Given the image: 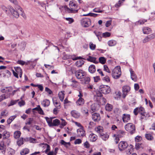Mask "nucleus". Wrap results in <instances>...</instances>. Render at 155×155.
Listing matches in <instances>:
<instances>
[{"label":"nucleus","mask_w":155,"mask_h":155,"mask_svg":"<svg viewBox=\"0 0 155 155\" xmlns=\"http://www.w3.org/2000/svg\"><path fill=\"white\" fill-rule=\"evenodd\" d=\"M76 103L77 105H82L84 103V99L83 98H79L77 100Z\"/></svg>","instance_id":"obj_30"},{"label":"nucleus","mask_w":155,"mask_h":155,"mask_svg":"<svg viewBox=\"0 0 155 155\" xmlns=\"http://www.w3.org/2000/svg\"><path fill=\"white\" fill-rule=\"evenodd\" d=\"M58 96L60 100L62 101L64 98V94L63 91H61L58 94Z\"/></svg>","instance_id":"obj_39"},{"label":"nucleus","mask_w":155,"mask_h":155,"mask_svg":"<svg viewBox=\"0 0 155 155\" xmlns=\"http://www.w3.org/2000/svg\"><path fill=\"white\" fill-rule=\"evenodd\" d=\"M89 47L90 49L94 50L95 49L96 45L95 44H93L92 42H90L89 43Z\"/></svg>","instance_id":"obj_53"},{"label":"nucleus","mask_w":155,"mask_h":155,"mask_svg":"<svg viewBox=\"0 0 155 155\" xmlns=\"http://www.w3.org/2000/svg\"><path fill=\"white\" fill-rule=\"evenodd\" d=\"M12 90V87H7L1 90L2 93H8L11 92Z\"/></svg>","instance_id":"obj_28"},{"label":"nucleus","mask_w":155,"mask_h":155,"mask_svg":"<svg viewBox=\"0 0 155 155\" xmlns=\"http://www.w3.org/2000/svg\"><path fill=\"white\" fill-rule=\"evenodd\" d=\"M41 104L44 107L48 106L50 104V101L48 99L44 100L41 102Z\"/></svg>","instance_id":"obj_22"},{"label":"nucleus","mask_w":155,"mask_h":155,"mask_svg":"<svg viewBox=\"0 0 155 155\" xmlns=\"http://www.w3.org/2000/svg\"><path fill=\"white\" fill-rule=\"evenodd\" d=\"M107 44L110 46H113L116 44L117 42L114 40H112L108 41Z\"/></svg>","instance_id":"obj_32"},{"label":"nucleus","mask_w":155,"mask_h":155,"mask_svg":"<svg viewBox=\"0 0 155 155\" xmlns=\"http://www.w3.org/2000/svg\"><path fill=\"white\" fill-rule=\"evenodd\" d=\"M61 120L62 121L61 124H60V125L59 127L60 128H63L64 126L66 125L67 123L63 119H61Z\"/></svg>","instance_id":"obj_45"},{"label":"nucleus","mask_w":155,"mask_h":155,"mask_svg":"<svg viewBox=\"0 0 155 155\" xmlns=\"http://www.w3.org/2000/svg\"><path fill=\"white\" fill-rule=\"evenodd\" d=\"M29 151V150L28 149V148H25L20 152V154L21 155H25L28 153Z\"/></svg>","instance_id":"obj_43"},{"label":"nucleus","mask_w":155,"mask_h":155,"mask_svg":"<svg viewBox=\"0 0 155 155\" xmlns=\"http://www.w3.org/2000/svg\"><path fill=\"white\" fill-rule=\"evenodd\" d=\"M37 59H35L33 61L31 60V62L30 64V66L29 67V69H33L36 65Z\"/></svg>","instance_id":"obj_31"},{"label":"nucleus","mask_w":155,"mask_h":155,"mask_svg":"<svg viewBox=\"0 0 155 155\" xmlns=\"http://www.w3.org/2000/svg\"><path fill=\"white\" fill-rule=\"evenodd\" d=\"M110 33L109 32H106L102 34V36L104 38L109 37L110 35Z\"/></svg>","instance_id":"obj_55"},{"label":"nucleus","mask_w":155,"mask_h":155,"mask_svg":"<svg viewBox=\"0 0 155 155\" xmlns=\"http://www.w3.org/2000/svg\"><path fill=\"white\" fill-rule=\"evenodd\" d=\"M21 134V133L20 131H16L14 133V137L15 139L18 138L20 137Z\"/></svg>","instance_id":"obj_38"},{"label":"nucleus","mask_w":155,"mask_h":155,"mask_svg":"<svg viewBox=\"0 0 155 155\" xmlns=\"http://www.w3.org/2000/svg\"><path fill=\"white\" fill-rule=\"evenodd\" d=\"M77 136L78 137H84L85 136V131L84 128H80L77 130Z\"/></svg>","instance_id":"obj_11"},{"label":"nucleus","mask_w":155,"mask_h":155,"mask_svg":"<svg viewBox=\"0 0 155 155\" xmlns=\"http://www.w3.org/2000/svg\"><path fill=\"white\" fill-rule=\"evenodd\" d=\"M133 146L132 145H130L129 146L128 145V146L127 147V150H126L127 154H130L133 152Z\"/></svg>","instance_id":"obj_20"},{"label":"nucleus","mask_w":155,"mask_h":155,"mask_svg":"<svg viewBox=\"0 0 155 155\" xmlns=\"http://www.w3.org/2000/svg\"><path fill=\"white\" fill-rule=\"evenodd\" d=\"M124 0H120L118 1V3H116L115 5V6L116 8L119 7H120V6L121 3H123V2L124 1Z\"/></svg>","instance_id":"obj_56"},{"label":"nucleus","mask_w":155,"mask_h":155,"mask_svg":"<svg viewBox=\"0 0 155 155\" xmlns=\"http://www.w3.org/2000/svg\"><path fill=\"white\" fill-rule=\"evenodd\" d=\"M130 87L128 85H124L123 87V97L124 98L127 95V93L130 91Z\"/></svg>","instance_id":"obj_10"},{"label":"nucleus","mask_w":155,"mask_h":155,"mask_svg":"<svg viewBox=\"0 0 155 155\" xmlns=\"http://www.w3.org/2000/svg\"><path fill=\"white\" fill-rule=\"evenodd\" d=\"M100 91L102 93L107 94L110 92V88L108 85H102L100 86Z\"/></svg>","instance_id":"obj_6"},{"label":"nucleus","mask_w":155,"mask_h":155,"mask_svg":"<svg viewBox=\"0 0 155 155\" xmlns=\"http://www.w3.org/2000/svg\"><path fill=\"white\" fill-rule=\"evenodd\" d=\"M150 94L152 101L155 102V91L153 88L150 89Z\"/></svg>","instance_id":"obj_12"},{"label":"nucleus","mask_w":155,"mask_h":155,"mask_svg":"<svg viewBox=\"0 0 155 155\" xmlns=\"http://www.w3.org/2000/svg\"><path fill=\"white\" fill-rule=\"evenodd\" d=\"M136 103V102L135 99H132L129 101V105L131 106H132L135 105Z\"/></svg>","instance_id":"obj_57"},{"label":"nucleus","mask_w":155,"mask_h":155,"mask_svg":"<svg viewBox=\"0 0 155 155\" xmlns=\"http://www.w3.org/2000/svg\"><path fill=\"white\" fill-rule=\"evenodd\" d=\"M135 149L136 150H138L140 148H143V145L139 143H136L135 144Z\"/></svg>","instance_id":"obj_37"},{"label":"nucleus","mask_w":155,"mask_h":155,"mask_svg":"<svg viewBox=\"0 0 155 155\" xmlns=\"http://www.w3.org/2000/svg\"><path fill=\"white\" fill-rule=\"evenodd\" d=\"M75 75L78 79H82L86 75V73L82 70H79L76 71Z\"/></svg>","instance_id":"obj_8"},{"label":"nucleus","mask_w":155,"mask_h":155,"mask_svg":"<svg viewBox=\"0 0 155 155\" xmlns=\"http://www.w3.org/2000/svg\"><path fill=\"white\" fill-rule=\"evenodd\" d=\"M122 118L124 122H127L130 120V116L129 114H123Z\"/></svg>","instance_id":"obj_15"},{"label":"nucleus","mask_w":155,"mask_h":155,"mask_svg":"<svg viewBox=\"0 0 155 155\" xmlns=\"http://www.w3.org/2000/svg\"><path fill=\"white\" fill-rule=\"evenodd\" d=\"M135 139L136 143H139L142 140V138L140 136H137L135 137Z\"/></svg>","instance_id":"obj_58"},{"label":"nucleus","mask_w":155,"mask_h":155,"mask_svg":"<svg viewBox=\"0 0 155 155\" xmlns=\"http://www.w3.org/2000/svg\"><path fill=\"white\" fill-rule=\"evenodd\" d=\"M121 93L119 91H116L114 94L115 98L117 99L121 96Z\"/></svg>","instance_id":"obj_40"},{"label":"nucleus","mask_w":155,"mask_h":155,"mask_svg":"<svg viewBox=\"0 0 155 155\" xmlns=\"http://www.w3.org/2000/svg\"><path fill=\"white\" fill-rule=\"evenodd\" d=\"M93 12H99V13H101L103 12V10L101 9L100 8H94L93 10Z\"/></svg>","instance_id":"obj_59"},{"label":"nucleus","mask_w":155,"mask_h":155,"mask_svg":"<svg viewBox=\"0 0 155 155\" xmlns=\"http://www.w3.org/2000/svg\"><path fill=\"white\" fill-rule=\"evenodd\" d=\"M69 6L71 7H74V9H71L68 8L67 6H64L65 9L69 13H75L78 12V10L75 9L78 8V6L76 4V2L74 1H71L70 2Z\"/></svg>","instance_id":"obj_2"},{"label":"nucleus","mask_w":155,"mask_h":155,"mask_svg":"<svg viewBox=\"0 0 155 155\" xmlns=\"http://www.w3.org/2000/svg\"><path fill=\"white\" fill-rule=\"evenodd\" d=\"M97 14H95L92 13H89L87 14L83 15L84 16H91L94 17H96L98 15Z\"/></svg>","instance_id":"obj_50"},{"label":"nucleus","mask_w":155,"mask_h":155,"mask_svg":"<svg viewBox=\"0 0 155 155\" xmlns=\"http://www.w3.org/2000/svg\"><path fill=\"white\" fill-rule=\"evenodd\" d=\"M100 137L104 140H106L109 137V135L106 133H101L100 135Z\"/></svg>","instance_id":"obj_21"},{"label":"nucleus","mask_w":155,"mask_h":155,"mask_svg":"<svg viewBox=\"0 0 155 155\" xmlns=\"http://www.w3.org/2000/svg\"><path fill=\"white\" fill-rule=\"evenodd\" d=\"M155 38V32L146 36V42L148 41Z\"/></svg>","instance_id":"obj_25"},{"label":"nucleus","mask_w":155,"mask_h":155,"mask_svg":"<svg viewBox=\"0 0 155 155\" xmlns=\"http://www.w3.org/2000/svg\"><path fill=\"white\" fill-rule=\"evenodd\" d=\"M146 104L149 105L151 108H153V106L150 101H148L147 99H146Z\"/></svg>","instance_id":"obj_60"},{"label":"nucleus","mask_w":155,"mask_h":155,"mask_svg":"<svg viewBox=\"0 0 155 155\" xmlns=\"http://www.w3.org/2000/svg\"><path fill=\"white\" fill-rule=\"evenodd\" d=\"M81 22L82 26L84 27H87L91 24V20L88 18H85L81 19Z\"/></svg>","instance_id":"obj_7"},{"label":"nucleus","mask_w":155,"mask_h":155,"mask_svg":"<svg viewBox=\"0 0 155 155\" xmlns=\"http://www.w3.org/2000/svg\"><path fill=\"white\" fill-rule=\"evenodd\" d=\"M113 107L112 105L107 104L105 106V109L107 111H111L112 110Z\"/></svg>","instance_id":"obj_33"},{"label":"nucleus","mask_w":155,"mask_h":155,"mask_svg":"<svg viewBox=\"0 0 155 155\" xmlns=\"http://www.w3.org/2000/svg\"><path fill=\"white\" fill-rule=\"evenodd\" d=\"M16 117V115H14L10 117L7 120V123L9 124Z\"/></svg>","instance_id":"obj_36"},{"label":"nucleus","mask_w":155,"mask_h":155,"mask_svg":"<svg viewBox=\"0 0 155 155\" xmlns=\"http://www.w3.org/2000/svg\"><path fill=\"white\" fill-rule=\"evenodd\" d=\"M84 62L83 60H78L75 63V65L77 67H81L84 64Z\"/></svg>","instance_id":"obj_34"},{"label":"nucleus","mask_w":155,"mask_h":155,"mask_svg":"<svg viewBox=\"0 0 155 155\" xmlns=\"http://www.w3.org/2000/svg\"><path fill=\"white\" fill-rule=\"evenodd\" d=\"M96 130L98 133L100 135L101 133H103L102 127L101 126H99L96 129Z\"/></svg>","instance_id":"obj_49"},{"label":"nucleus","mask_w":155,"mask_h":155,"mask_svg":"<svg viewBox=\"0 0 155 155\" xmlns=\"http://www.w3.org/2000/svg\"><path fill=\"white\" fill-rule=\"evenodd\" d=\"M91 112L92 113L96 111L98 109L97 108L96 106V104H93L91 105Z\"/></svg>","instance_id":"obj_44"},{"label":"nucleus","mask_w":155,"mask_h":155,"mask_svg":"<svg viewBox=\"0 0 155 155\" xmlns=\"http://www.w3.org/2000/svg\"><path fill=\"white\" fill-rule=\"evenodd\" d=\"M145 21L144 20H140L135 23L136 25H142L144 24Z\"/></svg>","instance_id":"obj_51"},{"label":"nucleus","mask_w":155,"mask_h":155,"mask_svg":"<svg viewBox=\"0 0 155 155\" xmlns=\"http://www.w3.org/2000/svg\"><path fill=\"white\" fill-rule=\"evenodd\" d=\"M126 130L132 134L135 132V125L131 123H128L124 126Z\"/></svg>","instance_id":"obj_5"},{"label":"nucleus","mask_w":155,"mask_h":155,"mask_svg":"<svg viewBox=\"0 0 155 155\" xmlns=\"http://www.w3.org/2000/svg\"><path fill=\"white\" fill-rule=\"evenodd\" d=\"M65 19L66 21H68V24H71L74 21V19L71 18H65Z\"/></svg>","instance_id":"obj_54"},{"label":"nucleus","mask_w":155,"mask_h":155,"mask_svg":"<svg viewBox=\"0 0 155 155\" xmlns=\"http://www.w3.org/2000/svg\"><path fill=\"white\" fill-rule=\"evenodd\" d=\"M6 149V145L5 144V142L2 141L0 142V150H3L2 153L5 152Z\"/></svg>","instance_id":"obj_24"},{"label":"nucleus","mask_w":155,"mask_h":155,"mask_svg":"<svg viewBox=\"0 0 155 155\" xmlns=\"http://www.w3.org/2000/svg\"><path fill=\"white\" fill-rule=\"evenodd\" d=\"M125 135V132L123 130H120L117 133V136L120 137H122Z\"/></svg>","instance_id":"obj_41"},{"label":"nucleus","mask_w":155,"mask_h":155,"mask_svg":"<svg viewBox=\"0 0 155 155\" xmlns=\"http://www.w3.org/2000/svg\"><path fill=\"white\" fill-rule=\"evenodd\" d=\"M60 120L58 119H55L53 120L51 127L57 126L60 125Z\"/></svg>","instance_id":"obj_23"},{"label":"nucleus","mask_w":155,"mask_h":155,"mask_svg":"<svg viewBox=\"0 0 155 155\" xmlns=\"http://www.w3.org/2000/svg\"><path fill=\"white\" fill-rule=\"evenodd\" d=\"M98 101H99L101 104L104 105L106 102V100L105 98L102 97L99 98Z\"/></svg>","instance_id":"obj_47"},{"label":"nucleus","mask_w":155,"mask_h":155,"mask_svg":"<svg viewBox=\"0 0 155 155\" xmlns=\"http://www.w3.org/2000/svg\"><path fill=\"white\" fill-rule=\"evenodd\" d=\"M89 138L91 141L94 142L97 139V136L96 135L91 133L90 134Z\"/></svg>","instance_id":"obj_17"},{"label":"nucleus","mask_w":155,"mask_h":155,"mask_svg":"<svg viewBox=\"0 0 155 155\" xmlns=\"http://www.w3.org/2000/svg\"><path fill=\"white\" fill-rule=\"evenodd\" d=\"M102 93L100 91H97L96 92V95L94 96V99L95 100L97 101H98L99 98L102 97Z\"/></svg>","instance_id":"obj_19"},{"label":"nucleus","mask_w":155,"mask_h":155,"mask_svg":"<svg viewBox=\"0 0 155 155\" xmlns=\"http://www.w3.org/2000/svg\"><path fill=\"white\" fill-rule=\"evenodd\" d=\"M72 116L76 118H78L80 115L79 113L75 110H73L71 111Z\"/></svg>","instance_id":"obj_18"},{"label":"nucleus","mask_w":155,"mask_h":155,"mask_svg":"<svg viewBox=\"0 0 155 155\" xmlns=\"http://www.w3.org/2000/svg\"><path fill=\"white\" fill-rule=\"evenodd\" d=\"M121 75V71L120 66H117L113 70L112 75L113 78L115 79H118Z\"/></svg>","instance_id":"obj_4"},{"label":"nucleus","mask_w":155,"mask_h":155,"mask_svg":"<svg viewBox=\"0 0 155 155\" xmlns=\"http://www.w3.org/2000/svg\"><path fill=\"white\" fill-rule=\"evenodd\" d=\"M138 113L140 114V120H142L143 119L145 118V112L144 109L142 107L135 108L134 110V114L135 115H137Z\"/></svg>","instance_id":"obj_3"},{"label":"nucleus","mask_w":155,"mask_h":155,"mask_svg":"<svg viewBox=\"0 0 155 155\" xmlns=\"http://www.w3.org/2000/svg\"><path fill=\"white\" fill-rule=\"evenodd\" d=\"M82 79L81 80V84H89L91 79L89 77H86V76H84Z\"/></svg>","instance_id":"obj_13"},{"label":"nucleus","mask_w":155,"mask_h":155,"mask_svg":"<svg viewBox=\"0 0 155 155\" xmlns=\"http://www.w3.org/2000/svg\"><path fill=\"white\" fill-rule=\"evenodd\" d=\"M54 118V117H51L50 118H49L48 117H45V118L46 120L47 123H48V126L51 127V125L52 122V119Z\"/></svg>","instance_id":"obj_26"},{"label":"nucleus","mask_w":155,"mask_h":155,"mask_svg":"<svg viewBox=\"0 0 155 155\" xmlns=\"http://www.w3.org/2000/svg\"><path fill=\"white\" fill-rule=\"evenodd\" d=\"M96 58H95L90 56H89L88 58L87 59V60L88 61L93 62L95 64H97L98 63V62L96 61Z\"/></svg>","instance_id":"obj_29"},{"label":"nucleus","mask_w":155,"mask_h":155,"mask_svg":"<svg viewBox=\"0 0 155 155\" xmlns=\"http://www.w3.org/2000/svg\"><path fill=\"white\" fill-rule=\"evenodd\" d=\"M60 143L62 145H64L66 148L68 147L71 145L70 142H66L63 140H61Z\"/></svg>","instance_id":"obj_35"},{"label":"nucleus","mask_w":155,"mask_h":155,"mask_svg":"<svg viewBox=\"0 0 155 155\" xmlns=\"http://www.w3.org/2000/svg\"><path fill=\"white\" fill-rule=\"evenodd\" d=\"M16 11L12 6H9V10L12 15L16 18H18L19 14H21L24 18L25 16V14L23 13L22 8L18 5V4L15 5V7Z\"/></svg>","instance_id":"obj_1"},{"label":"nucleus","mask_w":155,"mask_h":155,"mask_svg":"<svg viewBox=\"0 0 155 155\" xmlns=\"http://www.w3.org/2000/svg\"><path fill=\"white\" fill-rule=\"evenodd\" d=\"M103 79L104 81L107 82H109L110 81V79L108 76H106L103 78Z\"/></svg>","instance_id":"obj_63"},{"label":"nucleus","mask_w":155,"mask_h":155,"mask_svg":"<svg viewBox=\"0 0 155 155\" xmlns=\"http://www.w3.org/2000/svg\"><path fill=\"white\" fill-rule=\"evenodd\" d=\"M99 62L102 64H104L105 63L106 59L104 57H101L99 59Z\"/></svg>","instance_id":"obj_48"},{"label":"nucleus","mask_w":155,"mask_h":155,"mask_svg":"<svg viewBox=\"0 0 155 155\" xmlns=\"http://www.w3.org/2000/svg\"><path fill=\"white\" fill-rule=\"evenodd\" d=\"M88 70L89 72L91 73H94L96 71L95 66L93 64L90 65L89 67Z\"/></svg>","instance_id":"obj_27"},{"label":"nucleus","mask_w":155,"mask_h":155,"mask_svg":"<svg viewBox=\"0 0 155 155\" xmlns=\"http://www.w3.org/2000/svg\"><path fill=\"white\" fill-rule=\"evenodd\" d=\"M8 112L6 110L2 111L1 113V115L2 116H7L8 115Z\"/></svg>","instance_id":"obj_64"},{"label":"nucleus","mask_w":155,"mask_h":155,"mask_svg":"<svg viewBox=\"0 0 155 155\" xmlns=\"http://www.w3.org/2000/svg\"><path fill=\"white\" fill-rule=\"evenodd\" d=\"M146 138L149 140H153V137L152 135L150 134H146Z\"/></svg>","instance_id":"obj_46"},{"label":"nucleus","mask_w":155,"mask_h":155,"mask_svg":"<svg viewBox=\"0 0 155 155\" xmlns=\"http://www.w3.org/2000/svg\"><path fill=\"white\" fill-rule=\"evenodd\" d=\"M128 144L124 141H121L119 143L118 148L120 151H122L125 150L128 146Z\"/></svg>","instance_id":"obj_9"},{"label":"nucleus","mask_w":155,"mask_h":155,"mask_svg":"<svg viewBox=\"0 0 155 155\" xmlns=\"http://www.w3.org/2000/svg\"><path fill=\"white\" fill-rule=\"evenodd\" d=\"M17 144L18 146H21V145L23 144V140L22 138L20 139L17 142Z\"/></svg>","instance_id":"obj_61"},{"label":"nucleus","mask_w":155,"mask_h":155,"mask_svg":"<svg viewBox=\"0 0 155 155\" xmlns=\"http://www.w3.org/2000/svg\"><path fill=\"white\" fill-rule=\"evenodd\" d=\"M130 73L131 79L134 81H137V78L134 72L131 68L130 69Z\"/></svg>","instance_id":"obj_16"},{"label":"nucleus","mask_w":155,"mask_h":155,"mask_svg":"<svg viewBox=\"0 0 155 155\" xmlns=\"http://www.w3.org/2000/svg\"><path fill=\"white\" fill-rule=\"evenodd\" d=\"M92 117L94 121H98L100 120V116L99 114L95 113L92 114Z\"/></svg>","instance_id":"obj_14"},{"label":"nucleus","mask_w":155,"mask_h":155,"mask_svg":"<svg viewBox=\"0 0 155 155\" xmlns=\"http://www.w3.org/2000/svg\"><path fill=\"white\" fill-rule=\"evenodd\" d=\"M14 68L16 72L18 73L22 71V70L19 67H15Z\"/></svg>","instance_id":"obj_62"},{"label":"nucleus","mask_w":155,"mask_h":155,"mask_svg":"<svg viewBox=\"0 0 155 155\" xmlns=\"http://www.w3.org/2000/svg\"><path fill=\"white\" fill-rule=\"evenodd\" d=\"M3 136L4 137V139L8 138L10 136V133L7 131H5L3 133Z\"/></svg>","instance_id":"obj_42"},{"label":"nucleus","mask_w":155,"mask_h":155,"mask_svg":"<svg viewBox=\"0 0 155 155\" xmlns=\"http://www.w3.org/2000/svg\"><path fill=\"white\" fill-rule=\"evenodd\" d=\"M33 118H29L27 122L25 123L26 125H30L33 122Z\"/></svg>","instance_id":"obj_52"}]
</instances>
